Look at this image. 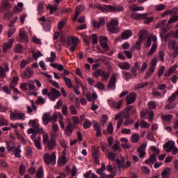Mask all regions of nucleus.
Masks as SVG:
<instances>
[{"label":"nucleus","instance_id":"f257e3e1","mask_svg":"<svg viewBox=\"0 0 178 178\" xmlns=\"http://www.w3.org/2000/svg\"><path fill=\"white\" fill-rule=\"evenodd\" d=\"M131 17L134 20H143L144 24H149L154 22V17H149V13L132 14Z\"/></svg>","mask_w":178,"mask_h":178},{"label":"nucleus","instance_id":"f03ea898","mask_svg":"<svg viewBox=\"0 0 178 178\" xmlns=\"http://www.w3.org/2000/svg\"><path fill=\"white\" fill-rule=\"evenodd\" d=\"M43 144L47 145L49 151H52L56 147V140L54 138V136H51V140H49V136L48 134H44L43 136Z\"/></svg>","mask_w":178,"mask_h":178},{"label":"nucleus","instance_id":"7ed1b4c3","mask_svg":"<svg viewBox=\"0 0 178 178\" xmlns=\"http://www.w3.org/2000/svg\"><path fill=\"white\" fill-rule=\"evenodd\" d=\"M107 29L112 34H116L119 33L120 29H119V21L116 19H111L109 22L106 23Z\"/></svg>","mask_w":178,"mask_h":178},{"label":"nucleus","instance_id":"20e7f679","mask_svg":"<svg viewBox=\"0 0 178 178\" xmlns=\"http://www.w3.org/2000/svg\"><path fill=\"white\" fill-rule=\"evenodd\" d=\"M43 159L44 163L49 166V165H56V152H53L51 154L49 153H45L43 155Z\"/></svg>","mask_w":178,"mask_h":178},{"label":"nucleus","instance_id":"39448f33","mask_svg":"<svg viewBox=\"0 0 178 178\" xmlns=\"http://www.w3.org/2000/svg\"><path fill=\"white\" fill-rule=\"evenodd\" d=\"M92 76L95 77V79H98V77H102V80L104 81V80H108L111 76V72H105V71L101 70V69H97L92 72Z\"/></svg>","mask_w":178,"mask_h":178},{"label":"nucleus","instance_id":"423d86ee","mask_svg":"<svg viewBox=\"0 0 178 178\" xmlns=\"http://www.w3.org/2000/svg\"><path fill=\"white\" fill-rule=\"evenodd\" d=\"M163 147L164 149H165V152H172V155H176V154L178 152L177 147L175 146V142L172 140L165 143Z\"/></svg>","mask_w":178,"mask_h":178},{"label":"nucleus","instance_id":"0eeeda50","mask_svg":"<svg viewBox=\"0 0 178 178\" xmlns=\"http://www.w3.org/2000/svg\"><path fill=\"white\" fill-rule=\"evenodd\" d=\"M67 44L68 47L71 46L70 49L71 52H74L76 51V47H77V44H79V38L67 37Z\"/></svg>","mask_w":178,"mask_h":178},{"label":"nucleus","instance_id":"6e6552de","mask_svg":"<svg viewBox=\"0 0 178 178\" xmlns=\"http://www.w3.org/2000/svg\"><path fill=\"white\" fill-rule=\"evenodd\" d=\"M17 40L19 42H29V35H27V33H26L24 28L19 29Z\"/></svg>","mask_w":178,"mask_h":178},{"label":"nucleus","instance_id":"1a4fd4ad","mask_svg":"<svg viewBox=\"0 0 178 178\" xmlns=\"http://www.w3.org/2000/svg\"><path fill=\"white\" fill-rule=\"evenodd\" d=\"M157 62H158V60L156 58H154L152 59V60L151 61V66L144 76L145 80H147V79L152 76V73L155 72V67H156Z\"/></svg>","mask_w":178,"mask_h":178},{"label":"nucleus","instance_id":"9d476101","mask_svg":"<svg viewBox=\"0 0 178 178\" xmlns=\"http://www.w3.org/2000/svg\"><path fill=\"white\" fill-rule=\"evenodd\" d=\"M91 152L94 163H95V165H99V150L98 149V147L92 146Z\"/></svg>","mask_w":178,"mask_h":178},{"label":"nucleus","instance_id":"9b49d317","mask_svg":"<svg viewBox=\"0 0 178 178\" xmlns=\"http://www.w3.org/2000/svg\"><path fill=\"white\" fill-rule=\"evenodd\" d=\"M60 95V92L54 88H52L51 91L48 93V97L49 98L50 101H55L57 98H59Z\"/></svg>","mask_w":178,"mask_h":178},{"label":"nucleus","instance_id":"f8f14e48","mask_svg":"<svg viewBox=\"0 0 178 178\" xmlns=\"http://www.w3.org/2000/svg\"><path fill=\"white\" fill-rule=\"evenodd\" d=\"M29 126L30 127H33L32 129H34L35 133H42V128H40V124L38 123L35 122L34 120H31L29 122Z\"/></svg>","mask_w":178,"mask_h":178},{"label":"nucleus","instance_id":"ddd939ff","mask_svg":"<svg viewBox=\"0 0 178 178\" xmlns=\"http://www.w3.org/2000/svg\"><path fill=\"white\" fill-rule=\"evenodd\" d=\"M104 6H105L106 10H108V12H123L124 10L123 7L119 6L104 5Z\"/></svg>","mask_w":178,"mask_h":178},{"label":"nucleus","instance_id":"4468645a","mask_svg":"<svg viewBox=\"0 0 178 178\" xmlns=\"http://www.w3.org/2000/svg\"><path fill=\"white\" fill-rule=\"evenodd\" d=\"M100 46L106 51H109V47H108V38L106 36H100L99 38Z\"/></svg>","mask_w":178,"mask_h":178},{"label":"nucleus","instance_id":"2eb2a0df","mask_svg":"<svg viewBox=\"0 0 178 178\" xmlns=\"http://www.w3.org/2000/svg\"><path fill=\"white\" fill-rule=\"evenodd\" d=\"M12 9V4H10L8 1L3 0L1 2V6L0 7V12L3 13L5 10H10Z\"/></svg>","mask_w":178,"mask_h":178},{"label":"nucleus","instance_id":"dca6fc26","mask_svg":"<svg viewBox=\"0 0 178 178\" xmlns=\"http://www.w3.org/2000/svg\"><path fill=\"white\" fill-rule=\"evenodd\" d=\"M137 98V94L135 92L130 93L126 97L127 105H130L131 104H134L136 102V99Z\"/></svg>","mask_w":178,"mask_h":178},{"label":"nucleus","instance_id":"f3484780","mask_svg":"<svg viewBox=\"0 0 178 178\" xmlns=\"http://www.w3.org/2000/svg\"><path fill=\"white\" fill-rule=\"evenodd\" d=\"M108 88L109 90H115L116 88V76L112 75L108 83Z\"/></svg>","mask_w":178,"mask_h":178},{"label":"nucleus","instance_id":"a211bd4d","mask_svg":"<svg viewBox=\"0 0 178 178\" xmlns=\"http://www.w3.org/2000/svg\"><path fill=\"white\" fill-rule=\"evenodd\" d=\"M108 105L111 108H115V109H120L122 105H123V100H120L118 102H116L113 100L108 101Z\"/></svg>","mask_w":178,"mask_h":178},{"label":"nucleus","instance_id":"6ab92c4d","mask_svg":"<svg viewBox=\"0 0 178 178\" xmlns=\"http://www.w3.org/2000/svg\"><path fill=\"white\" fill-rule=\"evenodd\" d=\"M147 148V144L143 143L137 149V152L139 154V158H144L145 156V149Z\"/></svg>","mask_w":178,"mask_h":178},{"label":"nucleus","instance_id":"aec40b11","mask_svg":"<svg viewBox=\"0 0 178 178\" xmlns=\"http://www.w3.org/2000/svg\"><path fill=\"white\" fill-rule=\"evenodd\" d=\"M95 131H96V137H102V132L101 131V127L96 121L92 122Z\"/></svg>","mask_w":178,"mask_h":178},{"label":"nucleus","instance_id":"412c9836","mask_svg":"<svg viewBox=\"0 0 178 178\" xmlns=\"http://www.w3.org/2000/svg\"><path fill=\"white\" fill-rule=\"evenodd\" d=\"M156 162V154H152L149 158L145 161V163L147 165H154Z\"/></svg>","mask_w":178,"mask_h":178},{"label":"nucleus","instance_id":"4be33fe9","mask_svg":"<svg viewBox=\"0 0 178 178\" xmlns=\"http://www.w3.org/2000/svg\"><path fill=\"white\" fill-rule=\"evenodd\" d=\"M13 42H15V39L11 38L8 41V42L4 43L3 48V54H5V52H7L8 49H10V48H12V45H13Z\"/></svg>","mask_w":178,"mask_h":178},{"label":"nucleus","instance_id":"5701e85b","mask_svg":"<svg viewBox=\"0 0 178 178\" xmlns=\"http://www.w3.org/2000/svg\"><path fill=\"white\" fill-rule=\"evenodd\" d=\"M65 134L67 137H70L72 136V134H73V124H72V122H70L65 127Z\"/></svg>","mask_w":178,"mask_h":178},{"label":"nucleus","instance_id":"b1692460","mask_svg":"<svg viewBox=\"0 0 178 178\" xmlns=\"http://www.w3.org/2000/svg\"><path fill=\"white\" fill-rule=\"evenodd\" d=\"M33 74H34V72L31 70V68L26 67V70L22 74V76H23L24 79H30V77H31V76H33Z\"/></svg>","mask_w":178,"mask_h":178},{"label":"nucleus","instance_id":"393cba45","mask_svg":"<svg viewBox=\"0 0 178 178\" xmlns=\"http://www.w3.org/2000/svg\"><path fill=\"white\" fill-rule=\"evenodd\" d=\"M93 27L96 29H99L102 26H105V19L104 18H100L99 22L93 21L92 22Z\"/></svg>","mask_w":178,"mask_h":178},{"label":"nucleus","instance_id":"a878e982","mask_svg":"<svg viewBox=\"0 0 178 178\" xmlns=\"http://www.w3.org/2000/svg\"><path fill=\"white\" fill-rule=\"evenodd\" d=\"M107 131H103V134H105V136H108L109 134H113V124L112 122H108V127L106 128Z\"/></svg>","mask_w":178,"mask_h":178},{"label":"nucleus","instance_id":"bb28decb","mask_svg":"<svg viewBox=\"0 0 178 178\" xmlns=\"http://www.w3.org/2000/svg\"><path fill=\"white\" fill-rule=\"evenodd\" d=\"M50 116H51V114L49 113H45L43 114L42 122L44 126L48 125V123L51 122Z\"/></svg>","mask_w":178,"mask_h":178},{"label":"nucleus","instance_id":"cd10ccee","mask_svg":"<svg viewBox=\"0 0 178 178\" xmlns=\"http://www.w3.org/2000/svg\"><path fill=\"white\" fill-rule=\"evenodd\" d=\"M133 35V32L130 30H126L125 31L122 32L121 34V37L122 40H127V38H130Z\"/></svg>","mask_w":178,"mask_h":178},{"label":"nucleus","instance_id":"c85d7f7f","mask_svg":"<svg viewBox=\"0 0 178 178\" xmlns=\"http://www.w3.org/2000/svg\"><path fill=\"white\" fill-rule=\"evenodd\" d=\"M67 162H69V160L66 156H60L58 159V166H65Z\"/></svg>","mask_w":178,"mask_h":178},{"label":"nucleus","instance_id":"c756f323","mask_svg":"<svg viewBox=\"0 0 178 178\" xmlns=\"http://www.w3.org/2000/svg\"><path fill=\"white\" fill-rule=\"evenodd\" d=\"M115 162H116L117 165H118V168H120V169L121 168H122L123 169L124 168H126V159H124V157H122L121 159V161L119 160L118 159H117Z\"/></svg>","mask_w":178,"mask_h":178},{"label":"nucleus","instance_id":"7c9ffc66","mask_svg":"<svg viewBox=\"0 0 178 178\" xmlns=\"http://www.w3.org/2000/svg\"><path fill=\"white\" fill-rule=\"evenodd\" d=\"M129 9L130 10H131V12H140L142 10H144V7L143 6H137V4H133L131 6H129Z\"/></svg>","mask_w":178,"mask_h":178},{"label":"nucleus","instance_id":"2f4dec72","mask_svg":"<svg viewBox=\"0 0 178 178\" xmlns=\"http://www.w3.org/2000/svg\"><path fill=\"white\" fill-rule=\"evenodd\" d=\"M178 91L172 93V95L167 99L168 104H172L176 101V98H177Z\"/></svg>","mask_w":178,"mask_h":178},{"label":"nucleus","instance_id":"473e14b6","mask_svg":"<svg viewBox=\"0 0 178 178\" xmlns=\"http://www.w3.org/2000/svg\"><path fill=\"white\" fill-rule=\"evenodd\" d=\"M147 86H149V82H142L140 83H137L135 86V90H141V88H144L145 87H147Z\"/></svg>","mask_w":178,"mask_h":178},{"label":"nucleus","instance_id":"72a5a7b5","mask_svg":"<svg viewBox=\"0 0 178 178\" xmlns=\"http://www.w3.org/2000/svg\"><path fill=\"white\" fill-rule=\"evenodd\" d=\"M80 13H81V6H78L75 9V14L73 18V20H74V22H76L79 16H80Z\"/></svg>","mask_w":178,"mask_h":178},{"label":"nucleus","instance_id":"f704fd0d","mask_svg":"<svg viewBox=\"0 0 178 178\" xmlns=\"http://www.w3.org/2000/svg\"><path fill=\"white\" fill-rule=\"evenodd\" d=\"M177 22H178V15H174L172 17H170V19L168 21L167 23V27L168 26H172V24H173V23H176Z\"/></svg>","mask_w":178,"mask_h":178},{"label":"nucleus","instance_id":"c9c22d12","mask_svg":"<svg viewBox=\"0 0 178 178\" xmlns=\"http://www.w3.org/2000/svg\"><path fill=\"white\" fill-rule=\"evenodd\" d=\"M63 80L65 83V86H67L68 88H73V83H72V79L66 76H63Z\"/></svg>","mask_w":178,"mask_h":178},{"label":"nucleus","instance_id":"e433bc0d","mask_svg":"<svg viewBox=\"0 0 178 178\" xmlns=\"http://www.w3.org/2000/svg\"><path fill=\"white\" fill-rule=\"evenodd\" d=\"M148 31L147 30H140L139 32V40L143 41L145 37H147Z\"/></svg>","mask_w":178,"mask_h":178},{"label":"nucleus","instance_id":"4c0bfd02","mask_svg":"<svg viewBox=\"0 0 178 178\" xmlns=\"http://www.w3.org/2000/svg\"><path fill=\"white\" fill-rule=\"evenodd\" d=\"M118 67L122 70H129V69H130V64H129L127 62H124L123 63L119 64Z\"/></svg>","mask_w":178,"mask_h":178},{"label":"nucleus","instance_id":"58836bf2","mask_svg":"<svg viewBox=\"0 0 178 178\" xmlns=\"http://www.w3.org/2000/svg\"><path fill=\"white\" fill-rule=\"evenodd\" d=\"M131 143H138L140 141V135L138 134H134L131 137Z\"/></svg>","mask_w":178,"mask_h":178},{"label":"nucleus","instance_id":"ea45409f","mask_svg":"<svg viewBox=\"0 0 178 178\" xmlns=\"http://www.w3.org/2000/svg\"><path fill=\"white\" fill-rule=\"evenodd\" d=\"M177 8H174L172 10H167L161 14V17H165V16L172 15L173 13V12H177Z\"/></svg>","mask_w":178,"mask_h":178},{"label":"nucleus","instance_id":"a19ab883","mask_svg":"<svg viewBox=\"0 0 178 178\" xmlns=\"http://www.w3.org/2000/svg\"><path fill=\"white\" fill-rule=\"evenodd\" d=\"M9 124V121L6 120L3 116H0V127L8 126Z\"/></svg>","mask_w":178,"mask_h":178},{"label":"nucleus","instance_id":"79ce46f5","mask_svg":"<svg viewBox=\"0 0 178 178\" xmlns=\"http://www.w3.org/2000/svg\"><path fill=\"white\" fill-rule=\"evenodd\" d=\"M170 175V169L167 168L161 172V176L163 178H169V176Z\"/></svg>","mask_w":178,"mask_h":178},{"label":"nucleus","instance_id":"37998d69","mask_svg":"<svg viewBox=\"0 0 178 178\" xmlns=\"http://www.w3.org/2000/svg\"><path fill=\"white\" fill-rule=\"evenodd\" d=\"M156 48H158V44L156 43H153L149 51L147 53V55L149 56H151V55H152V54L155 52V51L156 50Z\"/></svg>","mask_w":178,"mask_h":178},{"label":"nucleus","instance_id":"c03bdc74","mask_svg":"<svg viewBox=\"0 0 178 178\" xmlns=\"http://www.w3.org/2000/svg\"><path fill=\"white\" fill-rule=\"evenodd\" d=\"M38 15H42L44 13V3L40 2L38 5Z\"/></svg>","mask_w":178,"mask_h":178},{"label":"nucleus","instance_id":"a18cd8bd","mask_svg":"<svg viewBox=\"0 0 178 178\" xmlns=\"http://www.w3.org/2000/svg\"><path fill=\"white\" fill-rule=\"evenodd\" d=\"M47 9H49V13L50 15H54V13H55V12H56L58 10V7L57 6H54L53 5H48L47 6Z\"/></svg>","mask_w":178,"mask_h":178},{"label":"nucleus","instance_id":"49530a36","mask_svg":"<svg viewBox=\"0 0 178 178\" xmlns=\"http://www.w3.org/2000/svg\"><path fill=\"white\" fill-rule=\"evenodd\" d=\"M166 24V19L159 22L156 25V29H163Z\"/></svg>","mask_w":178,"mask_h":178},{"label":"nucleus","instance_id":"de8ad7c7","mask_svg":"<svg viewBox=\"0 0 178 178\" xmlns=\"http://www.w3.org/2000/svg\"><path fill=\"white\" fill-rule=\"evenodd\" d=\"M161 119L162 120H163V122H169V120H172V119H173V115L168 114V115H163L161 116Z\"/></svg>","mask_w":178,"mask_h":178},{"label":"nucleus","instance_id":"09e8293b","mask_svg":"<svg viewBox=\"0 0 178 178\" xmlns=\"http://www.w3.org/2000/svg\"><path fill=\"white\" fill-rule=\"evenodd\" d=\"M91 38L92 45H96V44H98V35L93 33L91 35Z\"/></svg>","mask_w":178,"mask_h":178},{"label":"nucleus","instance_id":"8fccbe9b","mask_svg":"<svg viewBox=\"0 0 178 178\" xmlns=\"http://www.w3.org/2000/svg\"><path fill=\"white\" fill-rule=\"evenodd\" d=\"M176 103H168L165 106V108L167 109V111H170V109H175L176 108Z\"/></svg>","mask_w":178,"mask_h":178},{"label":"nucleus","instance_id":"3c124183","mask_svg":"<svg viewBox=\"0 0 178 178\" xmlns=\"http://www.w3.org/2000/svg\"><path fill=\"white\" fill-rule=\"evenodd\" d=\"M23 51V45L22 44H17L15 49V52L16 54H20Z\"/></svg>","mask_w":178,"mask_h":178},{"label":"nucleus","instance_id":"603ef678","mask_svg":"<svg viewBox=\"0 0 178 178\" xmlns=\"http://www.w3.org/2000/svg\"><path fill=\"white\" fill-rule=\"evenodd\" d=\"M19 173L20 176H23L26 173V165L24 164H21L19 169Z\"/></svg>","mask_w":178,"mask_h":178},{"label":"nucleus","instance_id":"864d4df0","mask_svg":"<svg viewBox=\"0 0 178 178\" xmlns=\"http://www.w3.org/2000/svg\"><path fill=\"white\" fill-rule=\"evenodd\" d=\"M50 122L56 123L58 122V113H54L52 116H50Z\"/></svg>","mask_w":178,"mask_h":178},{"label":"nucleus","instance_id":"5fc2aeb1","mask_svg":"<svg viewBox=\"0 0 178 178\" xmlns=\"http://www.w3.org/2000/svg\"><path fill=\"white\" fill-rule=\"evenodd\" d=\"M95 87L99 90H105V85H104V83H102L101 81L97 82Z\"/></svg>","mask_w":178,"mask_h":178},{"label":"nucleus","instance_id":"6e6d98bb","mask_svg":"<svg viewBox=\"0 0 178 178\" xmlns=\"http://www.w3.org/2000/svg\"><path fill=\"white\" fill-rule=\"evenodd\" d=\"M92 124V123L91 122V121L86 120L85 122L83 124V129H90Z\"/></svg>","mask_w":178,"mask_h":178},{"label":"nucleus","instance_id":"4d7b16f0","mask_svg":"<svg viewBox=\"0 0 178 178\" xmlns=\"http://www.w3.org/2000/svg\"><path fill=\"white\" fill-rule=\"evenodd\" d=\"M20 152H22V150H20L19 147L15 148L14 150V155L15 158H22V155L20 154Z\"/></svg>","mask_w":178,"mask_h":178},{"label":"nucleus","instance_id":"13d9d810","mask_svg":"<svg viewBox=\"0 0 178 178\" xmlns=\"http://www.w3.org/2000/svg\"><path fill=\"white\" fill-rule=\"evenodd\" d=\"M24 118H26L24 113H17V120H24Z\"/></svg>","mask_w":178,"mask_h":178},{"label":"nucleus","instance_id":"bf43d9fd","mask_svg":"<svg viewBox=\"0 0 178 178\" xmlns=\"http://www.w3.org/2000/svg\"><path fill=\"white\" fill-rule=\"evenodd\" d=\"M6 148L8 151H13V149H15V146H13V142H6Z\"/></svg>","mask_w":178,"mask_h":178},{"label":"nucleus","instance_id":"052dcab7","mask_svg":"<svg viewBox=\"0 0 178 178\" xmlns=\"http://www.w3.org/2000/svg\"><path fill=\"white\" fill-rule=\"evenodd\" d=\"M108 159H109L110 161H115V158H116V154H115L113 152H110L108 154Z\"/></svg>","mask_w":178,"mask_h":178},{"label":"nucleus","instance_id":"680f3d73","mask_svg":"<svg viewBox=\"0 0 178 178\" xmlns=\"http://www.w3.org/2000/svg\"><path fill=\"white\" fill-rule=\"evenodd\" d=\"M43 175H44V171H43L42 167H41L36 172L37 178H42Z\"/></svg>","mask_w":178,"mask_h":178},{"label":"nucleus","instance_id":"e2e57ef3","mask_svg":"<svg viewBox=\"0 0 178 178\" xmlns=\"http://www.w3.org/2000/svg\"><path fill=\"white\" fill-rule=\"evenodd\" d=\"M0 77L1 79H5L6 77V72H5V69H3V67L0 66Z\"/></svg>","mask_w":178,"mask_h":178},{"label":"nucleus","instance_id":"0e129e2a","mask_svg":"<svg viewBox=\"0 0 178 178\" xmlns=\"http://www.w3.org/2000/svg\"><path fill=\"white\" fill-rule=\"evenodd\" d=\"M45 99H44V98H42V97L39 96L38 97V99L35 101V104H38V105H42L44 104Z\"/></svg>","mask_w":178,"mask_h":178},{"label":"nucleus","instance_id":"69168bd1","mask_svg":"<svg viewBox=\"0 0 178 178\" xmlns=\"http://www.w3.org/2000/svg\"><path fill=\"white\" fill-rule=\"evenodd\" d=\"M34 144L38 149H41V140L40 139H35Z\"/></svg>","mask_w":178,"mask_h":178},{"label":"nucleus","instance_id":"338daca9","mask_svg":"<svg viewBox=\"0 0 178 178\" xmlns=\"http://www.w3.org/2000/svg\"><path fill=\"white\" fill-rule=\"evenodd\" d=\"M134 121L131 119H127L125 121H124L123 124L124 126H130V124H134Z\"/></svg>","mask_w":178,"mask_h":178},{"label":"nucleus","instance_id":"774afa93","mask_svg":"<svg viewBox=\"0 0 178 178\" xmlns=\"http://www.w3.org/2000/svg\"><path fill=\"white\" fill-rule=\"evenodd\" d=\"M150 126H151V124H149V123H148L144 120L140 122V127H143L144 129H148Z\"/></svg>","mask_w":178,"mask_h":178}]
</instances>
